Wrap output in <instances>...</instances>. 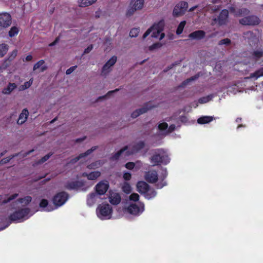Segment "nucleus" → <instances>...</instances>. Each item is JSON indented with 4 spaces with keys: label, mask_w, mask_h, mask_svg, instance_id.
Instances as JSON below:
<instances>
[{
    "label": "nucleus",
    "mask_w": 263,
    "mask_h": 263,
    "mask_svg": "<svg viewBox=\"0 0 263 263\" xmlns=\"http://www.w3.org/2000/svg\"><path fill=\"white\" fill-rule=\"evenodd\" d=\"M18 196V194L15 193V194H13V195H11L8 198H9V200L12 201V200H14V199H15Z\"/></svg>",
    "instance_id": "nucleus-63"
},
{
    "label": "nucleus",
    "mask_w": 263,
    "mask_h": 263,
    "mask_svg": "<svg viewBox=\"0 0 263 263\" xmlns=\"http://www.w3.org/2000/svg\"><path fill=\"white\" fill-rule=\"evenodd\" d=\"M29 218L30 215H0V231L8 227L11 222H22Z\"/></svg>",
    "instance_id": "nucleus-1"
},
{
    "label": "nucleus",
    "mask_w": 263,
    "mask_h": 263,
    "mask_svg": "<svg viewBox=\"0 0 263 263\" xmlns=\"http://www.w3.org/2000/svg\"><path fill=\"white\" fill-rule=\"evenodd\" d=\"M99 214H112V208L107 203H102L99 204L97 209V212Z\"/></svg>",
    "instance_id": "nucleus-11"
},
{
    "label": "nucleus",
    "mask_w": 263,
    "mask_h": 263,
    "mask_svg": "<svg viewBox=\"0 0 263 263\" xmlns=\"http://www.w3.org/2000/svg\"><path fill=\"white\" fill-rule=\"evenodd\" d=\"M139 33V29L137 28H134L132 29L129 32V36L132 37H136Z\"/></svg>",
    "instance_id": "nucleus-41"
},
{
    "label": "nucleus",
    "mask_w": 263,
    "mask_h": 263,
    "mask_svg": "<svg viewBox=\"0 0 263 263\" xmlns=\"http://www.w3.org/2000/svg\"><path fill=\"white\" fill-rule=\"evenodd\" d=\"M17 86L15 83H9L7 87L4 88L2 90V93L5 95L10 94Z\"/></svg>",
    "instance_id": "nucleus-24"
},
{
    "label": "nucleus",
    "mask_w": 263,
    "mask_h": 263,
    "mask_svg": "<svg viewBox=\"0 0 263 263\" xmlns=\"http://www.w3.org/2000/svg\"><path fill=\"white\" fill-rule=\"evenodd\" d=\"M164 22L161 20L157 23H155L152 26L148 28L143 35V39L146 38L151 32L152 37L162 40L165 36L164 33L162 31L164 29Z\"/></svg>",
    "instance_id": "nucleus-3"
},
{
    "label": "nucleus",
    "mask_w": 263,
    "mask_h": 263,
    "mask_svg": "<svg viewBox=\"0 0 263 263\" xmlns=\"http://www.w3.org/2000/svg\"><path fill=\"white\" fill-rule=\"evenodd\" d=\"M109 195L108 196L109 201L112 205L119 204L121 200V196L118 193L114 192L112 191H110Z\"/></svg>",
    "instance_id": "nucleus-12"
},
{
    "label": "nucleus",
    "mask_w": 263,
    "mask_h": 263,
    "mask_svg": "<svg viewBox=\"0 0 263 263\" xmlns=\"http://www.w3.org/2000/svg\"><path fill=\"white\" fill-rule=\"evenodd\" d=\"M150 159L154 166L166 165L170 162V158L167 152L163 148L155 149Z\"/></svg>",
    "instance_id": "nucleus-2"
},
{
    "label": "nucleus",
    "mask_w": 263,
    "mask_h": 263,
    "mask_svg": "<svg viewBox=\"0 0 263 263\" xmlns=\"http://www.w3.org/2000/svg\"><path fill=\"white\" fill-rule=\"evenodd\" d=\"M137 10H135V8L133 6L132 7L130 8L126 12V15L128 16H131L134 14L135 11Z\"/></svg>",
    "instance_id": "nucleus-56"
},
{
    "label": "nucleus",
    "mask_w": 263,
    "mask_h": 263,
    "mask_svg": "<svg viewBox=\"0 0 263 263\" xmlns=\"http://www.w3.org/2000/svg\"><path fill=\"white\" fill-rule=\"evenodd\" d=\"M260 22L259 17L254 15L245 16L239 20V23L243 26H257Z\"/></svg>",
    "instance_id": "nucleus-5"
},
{
    "label": "nucleus",
    "mask_w": 263,
    "mask_h": 263,
    "mask_svg": "<svg viewBox=\"0 0 263 263\" xmlns=\"http://www.w3.org/2000/svg\"><path fill=\"white\" fill-rule=\"evenodd\" d=\"M229 11L227 9H223L219 13L218 17L213 19L214 23H218L219 26L226 25L228 22Z\"/></svg>",
    "instance_id": "nucleus-8"
},
{
    "label": "nucleus",
    "mask_w": 263,
    "mask_h": 263,
    "mask_svg": "<svg viewBox=\"0 0 263 263\" xmlns=\"http://www.w3.org/2000/svg\"><path fill=\"white\" fill-rule=\"evenodd\" d=\"M69 195L65 192L62 191L57 193L53 198V203L54 209L63 205L67 200Z\"/></svg>",
    "instance_id": "nucleus-4"
},
{
    "label": "nucleus",
    "mask_w": 263,
    "mask_h": 263,
    "mask_svg": "<svg viewBox=\"0 0 263 263\" xmlns=\"http://www.w3.org/2000/svg\"><path fill=\"white\" fill-rule=\"evenodd\" d=\"M135 166V163L133 162H129L126 163L125 167L128 170H132Z\"/></svg>",
    "instance_id": "nucleus-54"
},
{
    "label": "nucleus",
    "mask_w": 263,
    "mask_h": 263,
    "mask_svg": "<svg viewBox=\"0 0 263 263\" xmlns=\"http://www.w3.org/2000/svg\"><path fill=\"white\" fill-rule=\"evenodd\" d=\"M158 128L159 130H161V131L164 130L168 128V124L166 122H163V123H160L158 125Z\"/></svg>",
    "instance_id": "nucleus-50"
},
{
    "label": "nucleus",
    "mask_w": 263,
    "mask_h": 263,
    "mask_svg": "<svg viewBox=\"0 0 263 263\" xmlns=\"http://www.w3.org/2000/svg\"><path fill=\"white\" fill-rule=\"evenodd\" d=\"M9 46L7 44L3 43L0 44V58L3 57L7 52Z\"/></svg>",
    "instance_id": "nucleus-30"
},
{
    "label": "nucleus",
    "mask_w": 263,
    "mask_h": 263,
    "mask_svg": "<svg viewBox=\"0 0 263 263\" xmlns=\"http://www.w3.org/2000/svg\"><path fill=\"white\" fill-rule=\"evenodd\" d=\"M144 0H137L135 2L133 7L135 8V10H140L141 9L144 5Z\"/></svg>",
    "instance_id": "nucleus-35"
},
{
    "label": "nucleus",
    "mask_w": 263,
    "mask_h": 263,
    "mask_svg": "<svg viewBox=\"0 0 263 263\" xmlns=\"http://www.w3.org/2000/svg\"><path fill=\"white\" fill-rule=\"evenodd\" d=\"M167 175V172L166 168H165L162 170V180L161 182L158 183L157 186L159 188H162L164 186L166 185V182L165 181H164V179L166 177Z\"/></svg>",
    "instance_id": "nucleus-27"
},
{
    "label": "nucleus",
    "mask_w": 263,
    "mask_h": 263,
    "mask_svg": "<svg viewBox=\"0 0 263 263\" xmlns=\"http://www.w3.org/2000/svg\"><path fill=\"white\" fill-rule=\"evenodd\" d=\"M185 24H186L185 21H181L179 23V24L178 25V26L177 27V30H176V34L177 35H179L182 33Z\"/></svg>",
    "instance_id": "nucleus-36"
},
{
    "label": "nucleus",
    "mask_w": 263,
    "mask_h": 263,
    "mask_svg": "<svg viewBox=\"0 0 263 263\" xmlns=\"http://www.w3.org/2000/svg\"><path fill=\"white\" fill-rule=\"evenodd\" d=\"M17 54V49L13 50L9 55L8 58L5 60L3 63V66L5 68L8 67L10 64L11 61H12L16 57Z\"/></svg>",
    "instance_id": "nucleus-18"
},
{
    "label": "nucleus",
    "mask_w": 263,
    "mask_h": 263,
    "mask_svg": "<svg viewBox=\"0 0 263 263\" xmlns=\"http://www.w3.org/2000/svg\"><path fill=\"white\" fill-rule=\"evenodd\" d=\"M231 40L228 38H226V39H222V40H221L220 41H219L218 42V45H229L231 44Z\"/></svg>",
    "instance_id": "nucleus-46"
},
{
    "label": "nucleus",
    "mask_w": 263,
    "mask_h": 263,
    "mask_svg": "<svg viewBox=\"0 0 263 263\" xmlns=\"http://www.w3.org/2000/svg\"><path fill=\"white\" fill-rule=\"evenodd\" d=\"M118 90H119V89H116L115 90H113V91H108V92H107V95H106V96H103V97H99V98H100V99H101V98H105V97H106V96H110L111 94H112V93H113L114 92H116V91H118Z\"/></svg>",
    "instance_id": "nucleus-62"
},
{
    "label": "nucleus",
    "mask_w": 263,
    "mask_h": 263,
    "mask_svg": "<svg viewBox=\"0 0 263 263\" xmlns=\"http://www.w3.org/2000/svg\"><path fill=\"white\" fill-rule=\"evenodd\" d=\"M162 46V44L160 43H155L149 47V50L152 51L154 49L160 48Z\"/></svg>",
    "instance_id": "nucleus-47"
},
{
    "label": "nucleus",
    "mask_w": 263,
    "mask_h": 263,
    "mask_svg": "<svg viewBox=\"0 0 263 263\" xmlns=\"http://www.w3.org/2000/svg\"><path fill=\"white\" fill-rule=\"evenodd\" d=\"M137 215H97L98 217L101 220H106L109 219H117L124 217V218L128 220H133Z\"/></svg>",
    "instance_id": "nucleus-7"
},
{
    "label": "nucleus",
    "mask_w": 263,
    "mask_h": 263,
    "mask_svg": "<svg viewBox=\"0 0 263 263\" xmlns=\"http://www.w3.org/2000/svg\"><path fill=\"white\" fill-rule=\"evenodd\" d=\"M252 55L255 59H259L263 56V50H260L254 51Z\"/></svg>",
    "instance_id": "nucleus-43"
},
{
    "label": "nucleus",
    "mask_w": 263,
    "mask_h": 263,
    "mask_svg": "<svg viewBox=\"0 0 263 263\" xmlns=\"http://www.w3.org/2000/svg\"><path fill=\"white\" fill-rule=\"evenodd\" d=\"M127 149V146H125L123 148H121L120 150H119L118 152L116 153L114 155H113L111 158L110 159L112 160H117L119 159V157L121 155V154L125 151Z\"/></svg>",
    "instance_id": "nucleus-29"
},
{
    "label": "nucleus",
    "mask_w": 263,
    "mask_h": 263,
    "mask_svg": "<svg viewBox=\"0 0 263 263\" xmlns=\"http://www.w3.org/2000/svg\"><path fill=\"white\" fill-rule=\"evenodd\" d=\"M32 59V57L31 55L29 54L26 56L25 59H23V61H30Z\"/></svg>",
    "instance_id": "nucleus-64"
},
{
    "label": "nucleus",
    "mask_w": 263,
    "mask_h": 263,
    "mask_svg": "<svg viewBox=\"0 0 263 263\" xmlns=\"http://www.w3.org/2000/svg\"><path fill=\"white\" fill-rule=\"evenodd\" d=\"M263 76V68H260V69L256 71L253 74H252V77H255L256 78H258L260 77Z\"/></svg>",
    "instance_id": "nucleus-44"
},
{
    "label": "nucleus",
    "mask_w": 263,
    "mask_h": 263,
    "mask_svg": "<svg viewBox=\"0 0 263 263\" xmlns=\"http://www.w3.org/2000/svg\"><path fill=\"white\" fill-rule=\"evenodd\" d=\"M117 58L116 56H112L107 62L106 63L109 66L111 67L117 62Z\"/></svg>",
    "instance_id": "nucleus-45"
},
{
    "label": "nucleus",
    "mask_w": 263,
    "mask_h": 263,
    "mask_svg": "<svg viewBox=\"0 0 263 263\" xmlns=\"http://www.w3.org/2000/svg\"><path fill=\"white\" fill-rule=\"evenodd\" d=\"M30 212V209L29 208H25L24 209H22L20 211H16L13 214H29Z\"/></svg>",
    "instance_id": "nucleus-53"
},
{
    "label": "nucleus",
    "mask_w": 263,
    "mask_h": 263,
    "mask_svg": "<svg viewBox=\"0 0 263 263\" xmlns=\"http://www.w3.org/2000/svg\"><path fill=\"white\" fill-rule=\"evenodd\" d=\"M152 107H147L146 106H144L138 109H136L134 111H133L131 114V117L133 118H136L139 116L144 113L146 112L149 109H150Z\"/></svg>",
    "instance_id": "nucleus-20"
},
{
    "label": "nucleus",
    "mask_w": 263,
    "mask_h": 263,
    "mask_svg": "<svg viewBox=\"0 0 263 263\" xmlns=\"http://www.w3.org/2000/svg\"><path fill=\"white\" fill-rule=\"evenodd\" d=\"M179 64V62H176L175 63H174L173 64H172L171 65L167 66L163 71L164 72H167L169 70H170L171 69H172L174 66L177 65V64Z\"/></svg>",
    "instance_id": "nucleus-59"
},
{
    "label": "nucleus",
    "mask_w": 263,
    "mask_h": 263,
    "mask_svg": "<svg viewBox=\"0 0 263 263\" xmlns=\"http://www.w3.org/2000/svg\"><path fill=\"white\" fill-rule=\"evenodd\" d=\"M40 206L42 208H46L47 211H50L53 210L54 209L51 208V205H48V201L47 199H42L40 203Z\"/></svg>",
    "instance_id": "nucleus-28"
},
{
    "label": "nucleus",
    "mask_w": 263,
    "mask_h": 263,
    "mask_svg": "<svg viewBox=\"0 0 263 263\" xmlns=\"http://www.w3.org/2000/svg\"><path fill=\"white\" fill-rule=\"evenodd\" d=\"M145 179L151 183L156 182L158 179L157 172L155 170L148 171L145 173Z\"/></svg>",
    "instance_id": "nucleus-13"
},
{
    "label": "nucleus",
    "mask_w": 263,
    "mask_h": 263,
    "mask_svg": "<svg viewBox=\"0 0 263 263\" xmlns=\"http://www.w3.org/2000/svg\"><path fill=\"white\" fill-rule=\"evenodd\" d=\"M156 194L157 192L154 189L149 188L148 191L145 194V195L146 198L149 199L155 197Z\"/></svg>",
    "instance_id": "nucleus-38"
},
{
    "label": "nucleus",
    "mask_w": 263,
    "mask_h": 263,
    "mask_svg": "<svg viewBox=\"0 0 263 263\" xmlns=\"http://www.w3.org/2000/svg\"><path fill=\"white\" fill-rule=\"evenodd\" d=\"M179 64V62H176L175 63H174L173 64H172L171 65L167 66L163 71L164 72H167L169 70H170L171 69H172L174 66L177 65V64Z\"/></svg>",
    "instance_id": "nucleus-58"
},
{
    "label": "nucleus",
    "mask_w": 263,
    "mask_h": 263,
    "mask_svg": "<svg viewBox=\"0 0 263 263\" xmlns=\"http://www.w3.org/2000/svg\"><path fill=\"white\" fill-rule=\"evenodd\" d=\"M93 49V45L92 44L89 45L84 51L83 54H87L89 53Z\"/></svg>",
    "instance_id": "nucleus-60"
},
{
    "label": "nucleus",
    "mask_w": 263,
    "mask_h": 263,
    "mask_svg": "<svg viewBox=\"0 0 263 263\" xmlns=\"http://www.w3.org/2000/svg\"><path fill=\"white\" fill-rule=\"evenodd\" d=\"M52 154L53 153H49L46 155L45 156H44L40 160V163H42L47 161L50 158V157L52 155Z\"/></svg>",
    "instance_id": "nucleus-48"
},
{
    "label": "nucleus",
    "mask_w": 263,
    "mask_h": 263,
    "mask_svg": "<svg viewBox=\"0 0 263 263\" xmlns=\"http://www.w3.org/2000/svg\"><path fill=\"white\" fill-rule=\"evenodd\" d=\"M96 194L95 193H91L89 194L87 198V203L88 204H91L95 202Z\"/></svg>",
    "instance_id": "nucleus-39"
},
{
    "label": "nucleus",
    "mask_w": 263,
    "mask_h": 263,
    "mask_svg": "<svg viewBox=\"0 0 263 263\" xmlns=\"http://www.w3.org/2000/svg\"><path fill=\"white\" fill-rule=\"evenodd\" d=\"M212 97L211 96L201 97L199 99L198 102L200 104L207 103L211 100Z\"/></svg>",
    "instance_id": "nucleus-42"
},
{
    "label": "nucleus",
    "mask_w": 263,
    "mask_h": 263,
    "mask_svg": "<svg viewBox=\"0 0 263 263\" xmlns=\"http://www.w3.org/2000/svg\"><path fill=\"white\" fill-rule=\"evenodd\" d=\"M250 13V11L247 8H242L241 9H239L235 12V15L237 16H241L248 15Z\"/></svg>",
    "instance_id": "nucleus-31"
},
{
    "label": "nucleus",
    "mask_w": 263,
    "mask_h": 263,
    "mask_svg": "<svg viewBox=\"0 0 263 263\" xmlns=\"http://www.w3.org/2000/svg\"><path fill=\"white\" fill-rule=\"evenodd\" d=\"M97 0H79V6L80 7H86L92 5Z\"/></svg>",
    "instance_id": "nucleus-26"
},
{
    "label": "nucleus",
    "mask_w": 263,
    "mask_h": 263,
    "mask_svg": "<svg viewBox=\"0 0 263 263\" xmlns=\"http://www.w3.org/2000/svg\"><path fill=\"white\" fill-rule=\"evenodd\" d=\"M131 177H132L131 174L128 172H126V173H124L123 176L124 179L126 181L130 180L131 179Z\"/></svg>",
    "instance_id": "nucleus-55"
},
{
    "label": "nucleus",
    "mask_w": 263,
    "mask_h": 263,
    "mask_svg": "<svg viewBox=\"0 0 263 263\" xmlns=\"http://www.w3.org/2000/svg\"><path fill=\"white\" fill-rule=\"evenodd\" d=\"M137 191L141 194H145L148 191L149 185L144 181H139L137 184Z\"/></svg>",
    "instance_id": "nucleus-16"
},
{
    "label": "nucleus",
    "mask_w": 263,
    "mask_h": 263,
    "mask_svg": "<svg viewBox=\"0 0 263 263\" xmlns=\"http://www.w3.org/2000/svg\"><path fill=\"white\" fill-rule=\"evenodd\" d=\"M205 32L203 30H199L195 31L189 35V37L191 39L200 40L204 38Z\"/></svg>",
    "instance_id": "nucleus-15"
},
{
    "label": "nucleus",
    "mask_w": 263,
    "mask_h": 263,
    "mask_svg": "<svg viewBox=\"0 0 263 263\" xmlns=\"http://www.w3.org/2000/svg\"><path fill=\"white\" fill-rule=\"evenodd\" d=\"M97 148L96 146H93L90 149H88L85 153L80 154L78 156L72 159L70 161V163L73 164L78 162L80 159L85 157L89 155Z\"/></svg>",
    "instance_id": "nucleus-14"
},
{
    "label": "nucleus",
    "mask_w": 263,
    "mask_h": 263,
    "mask_svg": "<svg viewBox=\"0 0 263 263\" xmlns=\"http://www.w3.org/2000/svg\"><path fill=\"white\" fill-rule=\"evenodd\" d=\"M188 8V3L186 2L181 1L176 5L173 11V15L174 17H178L183 15Z\"/></svg>",
    "instance_id": "nucleus-6"
},
{
    "label": "nucleus",
    "mask_w": 263,
    "mask_h": 263,
    "mask_svg": "<svg viewBox=\"0 0 263 263\" xmlns=\"http://www.w3.org/2000/svg\"><path fill=\"white\" fill-rule=\"evenodd\" d=\"M109 187L107 181H101L99 182L95 186L96 193L99 195H104Z\"/></svg>",
    "instance_id": "nucleus-10"
},
{
    "label": "nucleus",
    "mask_w": 263,
    "mask_h": 263,
    "mask_svg": "<svg viewBox=\"0 0 263 263\" xmlns=\"http://www.w3.org/2000/svg\"><path fill=\"white\" fill-rule=\"evenodd\" d=\"M12 23V18L10 14L7 12L0 13V27L6 28L9 27Z\"/></svg>",
    "instance_id": "nucleus-9"
},
{
    "label": "nucleus",
    "mask_w": 263,
    "mask_h": 263,
    "mask_svg": "<svg viewBox=\"0 0 263 263\" xmlns=\"http://www.w3.org/2000/svg\"><path fill=\"white\" fill-rule=\"evenodd\" d=\"M81 186V183L78 181H69L65 185V188L69 190H72L78 189Z\"/></svg>",
    "instance_id": "nucleus-17"
},
{
    "label": "nucleus",
    "mask_w": 263,
    "mask_h": 263,
    "mask_svg": "<svg viewBox=\"0 0 263 263\" xmlns=\"http://www.w3.org/2000/svg\"><path fill=\"white\" fill-rule=\"evenodd\" d=\"M18 28L16 26H13L10 28V30L8 32V34L10 37H12L17 35L18 33Z\"/></svg>",
    "instance_id": "nucleus-33"
},
{
    "label": "nucleus",
    "mask_w": 263,
    "mask_h": 263,
    "mask_svg": "<svg viewBox=\"0 0 263 263\" xmlns=\"http://www.w3.org/2000/svg\"><path fill=\"white\" fill-rule=\"evenodd\" d=\"M175 128H176L175 125L171 124L168 127V132L172 133L175 129Z\"/></svg>",
    "instance_id": "nucleus-61"
},
{
    "label": "nucleus",
    "mask_w": 263,
    "mask_h": 263,
    "mask_svg": "<svg viewBox=\"0 0 263 263\" xmlns=\"http://www.w3.org/2000/svg\"><path fill=\"white\" fill-rule=\"evenodd\" d=\"M139 196L137 193H132L129 199L130 200H133L134 201H137L139 200Z\"/></svg>",
    "instance_id": "nucleus-52"
},
{
    "label": "nucleus",
    "mask_w": 263,
    "mask_h": 263,
    "mask_svg": "<svg viewBox=\"0 0 263 263\" xmlns=\"http://www.w3.org/2000/svg\"><path fill=\"white\" fill-rule=\"evenodd\" d=\"M32 201L31 196H26L23 198H20L17 200V202L21 204L22 206L28 205Z\"/></svg>",
    "instance_id": "nucleus-23"
},
{
    "label": "nucleus",
    "mask_w": 263,
    "mask_h": 263,
    "mask_svg": "<svg viewBox=\"0 0 263 263\" xmlns=\"http://www.w3.org/2000/svg\"><path fill=\"white\" fill-rule=\"evenodd\" d=\"M122 191L126 193L129 194L132 191V187L129 183L127 182H124L122 186Z\"/></svg>",
    "instance_id": "nucleus-34"
},
{
    "label": "nucleus",
    "mask_w": 263,
    "mask_h": 263,
    "mask_svg": "<svg viewBox=\"0 0 263 263\" xmlns=\"http://www.w3.org/2000/svg\"><path fill=\"white\" fill-rule=\"evenodd\" d=\"M77 67V66H73L72 67H70L69 68L66 70V74L68 75L71 74Z\"/></svg>",
    "instance_id": "nucleus-57"
},
{
    "label": "nucleus",
    "mask_w": 263,
    "mask_h": 263,
    "mask_svg": "<svg viewBox=\"0 0 263 263\" xmlns=\"http://www.w3.org/2000/svg\"><path fill=\"white\" fill-rule=\"evenodd\" d=\"M33 83V79L31 78L29 80V81L26 82L24 83L23 85H22L20 87V90H24L28 88H29Z\"/></svg>",
    "instance_id": "nucleus-37"
},
{
    "label": "nucleus",
    "mask_w": 263,
    "mask_h": 263,
    "mask_svg": "<svg viewBox=\"0 0 263 263\" xmlns=\"http://www.w3.org/2000/svg\"><path fill=\"white\" fill-rule=\"evenodd\" d=\"M213 120L212 116H202L199 118L197 120V123L200 124H204L209 123Z\"/></svg>",
    "instance_id": "nucleus-25"
},
{
    "label": "nucleus",
    "mask_w": 263,
    "mask_h": 263,
    "mask_svg": "<svg viewBox=\"0 0 263 263\" xmlns=\"http://www.w3.org/2000/svg\"><path fill=\"white\" fill-rule=\"evenodd\" d=\"M144 146H145V143L144 141H139V142H137V143H136L133 146V150L134 152H137L140 151L141 149H142V148H143Z\"/></svg>",
    "instance_id": "nucleus-32"
},
{
    "label": "nucleus",
    "mask_w": 263,
    "mask_h": 263,
    "mask_svg": "<svg viewBox=\"0 0 263 263\" xmlns=\"http://www.w3.org/2000/svg\"><path fill=\"white\" fill-rule=\"evenodd\" d=\"M17 156V154H15V155H11L9 157H8L6 158H4L0 161V164H3L7 163L10 161V160H11L14 157Z\"/></svg>",
    "instance_id": "nucleus-40"
},
{
    "label": "nucleus",
    "mask_w": 263,
    "mask_h": 263,
    "mask_svg": "<svg viewBox=\"0 0 263 263\" xmlns=\"http://www.w3.org/2000/svg\"><path fill=\"white\" fill-rule=\"evenodd\" d=\"M101 175V173L99 171H94L88 174L84 173L83 174V177H86L88 180H94L97 179Z\"/></svg>",
    "instance_id": "nucleus-21"
},
{
    "label": "nucleus",
    "mask_w": 263,
    "mask_h": 263,
    "mask_svg": "<svg viewBox=\"0 0 263 263\" xmlns=\"http://www.w3.org/2000/svg\"><path fill=\"white\" fill-rule=\"evenodd\" d=\"M129 214H134L135 213H142L144 211L143 205L139 206L136 204H131L128 208Z\"/></svg>",
    "instance_id": "nucleus-22"
},
{
    "label": "nucleus",
    "mask_w": 263,
    "mask_h": 263,
    "mask_svg": "<svg viewBox=\"0 0 263 263\" xmlns=\"http://www.w3.org/2000/svg\"><path fill=\"white\" fill-rule=\"evenodd\" d=\"M45 62L43 60H41L38 61L34 65L33 70H35L38 68H39L42 65L44 64Z\"/></svg>",
    "instance_id": "nucleus-51"
},
{
    "label": "nucleus",
    "mask_w": 263,
    "mask_h": 263,
    "mask_svg": "<svg viewBox=\"0 0 263 263\" xmlns=\"http://www.w3.org/2000/svg\"><path fill=\"white\" fill-rule=\"evenodd\" d=\"M110 67L107 64H105L102 69V73L106 74L108 73L110 70Z\"/></svg>",
    "instance_id": "nucleus-49"
},
{
    "label": "nucleus",
    "mask_w": 263,
    "mask_h": 263,
    "mask_svg": "<svg viewBox=\"0 0 263 263\" xmlns=\"http://www.w3.org/2000/svg\"><path fill=\"white\" fill-rule=\"evenodd\" d=\"M28 111L26 108L24 109L19 116L17 123L18 124H23L26 121L28 116Z\"/></svg>",
    "instance_id": "nucleus-19"
}]
</instances>
